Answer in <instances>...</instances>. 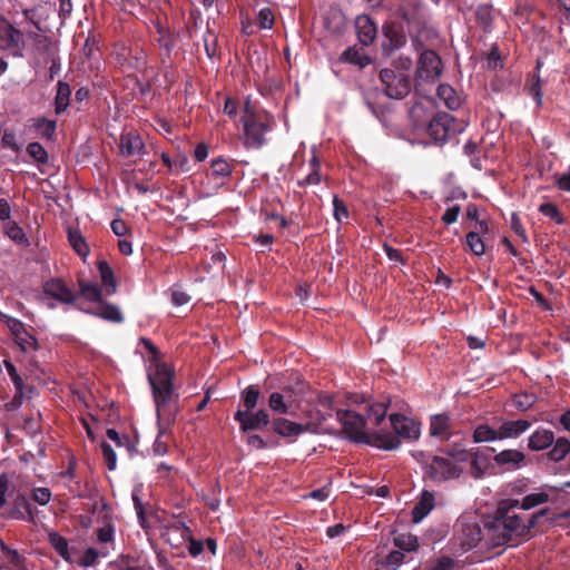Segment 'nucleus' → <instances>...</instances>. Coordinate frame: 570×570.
<instances>
[{
    "mask_svg": "<svg viewBox=\"0 0 570 570\" xmlns=\"http://www.w3.org/2000/svg\"><path fill=\"white\" fill-rule=\"evenodd\" d=\"M517 508L519 500L505 499L499 502L493 518L485 522V542L489 547L518 546L549 511L548 508L541 509L525 521L515 513Z\"/></svg>",
    "mask_w": 570,
    "mask_h": 570,
    "instance_id": "nucleus-1",
    "label": "nucleus"
},
{
    "mask_svg": "<svg viewBox=\"0 0 570 570\" xmlns=\"http://www.w3.org/2000/svg\"><path fill=\"white\" fill-rule=\"evenodd\" d=\"M174 370L165 362H157L148 371V382L151 387L153 399L156 406V415L160 421L167 416L168 425H171L178 412V395L174 390Z\"/></svg>",
    "mask_w": 570,
    "mask_h": 570,
    "instance_id": "nucleus-2",
    "label": "nucleus"
},
{
    "mask_svg": "<svg viewBox=\"0 0 570 570\" xmlns=\"http://www.w3.org/2000/svg\"><path fill=\"white\" fill-rule=\"evenodd\" d=\"M336 419L342 424L345 438L354 443L366 444L385 451L396 450L400 446V441L389 432L367 433L365 431V417L355 411L338 410Z\"/></svg>",
    "mask_w": 570,
    "mask_h": 570,
    "instance_id": "nucleus-3",
    "label": "nucleus"
},
{
    "mask_svg": "<svg viewBox=\"0 0 570 570\" xmlns=\"http://www.w3.org/2000/svg\"><path fill=\"white\" fill-rule=\"evenodd\" d=\"M240 122L243 124L244 146L259 149L266 142L265 135L273 128L274 117L267 112L255 111L249 100H247L244 105Z\"/></svg>",
    "mask_w": 570,
    "mask_h": 570,
    "instance_id": "nucleus-4",
    "label": "nucleus"
},
{
    "mask_svg": "<svg viewBox=\"0 0 570 570\" xmlns=\"http://www.w3.org/2000/svg\"><path fill=\"white\" fill-rule=\"evenodd\" d=\"M460 131L461 128L455 118L444 111L436 112L426 126V134L435 145H444Z\"/></svg>",
    "mask_w": 570,
    "mask_h": 570,
    "instance_id": "nucleus-5",
    "label": "nucleus"
},
{
    "mask_svg": "<svg viewBox=\"0 0 570 570\" xmlns=\"http://www.w3.org/2000/svg\"><path fill=\"white\" fill-rule=\"evenodd\" d=\"M395 14L406 23L410 35L420 32L426 22L425 7L421 0H401Z\"/></svg>",
    "mask_w": 570,
    "mask_h": 570,
    "instance_id": "nucleus-6",
    "label": "nucleus"
},
{
    "mask_svg": "<svg viewBox=\"0 0 570 570\" xmlns=\"http://www.w3.org/2000/svg\"><path fill=\"white\" fill-rule=\"evenodd\" d=\"M379 77L389 98L403 99L411 91L410 76L404 72L385 68L380 71Z\"/></svg>",
    "mask_w": 570,
    "mask_h": 570,
    "instance_id": "nucleus-7",
    "label": "nucleus"
},
{
    "mask_svg": "<svg viewBox=\"0 0 570 570\" xmlns=\"http://www.w3.org/2000/svg\"><path fill=\"white\" fill-rule=\"evenodd\" d=\"M24 46L23 32L0 14V50L14 57H21Z\"/></svg>",
    "mask_w": 570,
    "mask_h": 570,
    "instance_id": "nucleus-8",
    "label": "nucleus"
},
{
    "mask_svg": "<svg viewBox=\"0 0 570 570\" xmlns=\"http://www.w3.org/2000/svg\"><path fill=\"white\" fill-rule=\"evenodd\" d=\"M441 73L442 61L440 56L434 50H423L417 60L415 71L416 83L434 82Z\"/></svg>",
    "mask_w": 570,
    "mask_h": 570,
    "instance_id": "nucleus-9",
    "label": "nucleus"
},
{
    "mask_svg": "<svg viewBox=\"0 0 570 570\" xmlns=\"http://www.w3.org/2000/svg\"><path fill=\"white\" fill-rule=\"evenodd\" d=\"M234 420L239 423L242 432L246 433L253 430H264L271 428V417L266 410L259 409L258 411H243L238 409L234 414Z\"/></svg>",
    "mask_w": 570,
    "mask_h": 570,
    "instance_id": "nucleus-10",
    "label": "nucleus"
},
{
    "mask_svg": "<svg viewBox=\"0 0 570 570\" xmlns=\"http://www.w3.org/2000/svg\"><path fill=\"white\" fill-rule=\"evenodd\" d=\"M382 31L384 37L382 50L385 55H391L406 45L407 39L403 23L387 21L384 23Z\"/></svg>",
    "mask_w": 570,
    "mask_h": 570,
    "instance_id": "nucleus-11",
    "label": "nucleus"
},
{
    "mask_svg": "<svg viewBox=\"0 0 570 570\" xmlns=\"http://www.w3.org/2000/svg\"><path fill=\"white\" fill-rule=\"evenodd\" d=\"M428 475L434 481H446L459 478L462 469L452 463L449 459L442 456H433L426 465Z\"/></svg>",
    "mask_w": 570,
    "mask_h": 570,
    "instance_id": "nucleus-12",
    "label": "nucleus"
},
{
    "mask_svg": "<svg viewBox=\"0 0 570 570\" xmlns=\"http://www.w3.org/2000/svg\"><path fill=\"white\" fill-rule=\"evenodd\" d=\"M390 422L393 429V433H390L400 442V439L407 441H414L419 439L420 425L412 419H409L403 414L393 413L390 415Z\"/></svg>",
    "mask_w": 570,
    "mask_h": 570,
    "instance_id": "nucleus-13",
    "label": "nucleus"
},
{
    "mask_svg": "<svg viewBox=\"0 0 570 570\" xmlns=\"http://www.w3.org/2000/svg\"><path fill=\"white\" fill-rule=\"evenodd\" d=\"M151 23L157 35L159 36L157 43L161 49L165 50V55L161 57V63L166 66L167 62H171V56L174 49L177 46L178 35L167 28L158 17L153 19Z\"/></svg>",
    "mask_w": 570,
    "mask_h": 570,
    "instance_id": "nucleus-14",
    "label": "nucleus"
},
{
    "mask_svg": "<svg viewBox=\"0 0 570 570\" xmlns=\"http://www.w3.org/2000/svg\"><path fill=\"white\" fill-rule=\"evenodd\" d=\"M43 294L61 304H73L78 294L70 289L61 278H50L42 285Z\"/></svg>",
    "mask_w": 570,
    "mask_h": 570,
    "instance_id": "nucleus-15",
    "label": "nucleus"
},
{
    "mask_svg": "<svg viewBox=\"0 0 570 570\" xmlns=\"http://www.w3.org/2000/svg\"><path fill=\"white\" fill-rule=\"evenodd\" d=\"M268 431L277 434L278 436L289 439L292 442L298 435L307 431V425L278 416L272 420Z\"/></svg>",
    "mask_w": 570,
    "mask_h": 570,
    "instance_id": "nucleus-16",
    "label": "nucleus"
},
{
    "mask_svg": "<svg viewBox=\"0 0 570 570\" xmlns=\"http://www.w3.org/2000/svg\"><path fill=\"white\" fill-rule=\"evenodd\" d=\"M493 463L503 471H515L525 465V454L517 449H507L493 455Z\"/></svg>",
    "mask_w": 570,
    "mask_h": 570,
    "instance_id": "nucleus-17",
    "label": "nucleus"
},
{
    "mask_svg": "<svg viewBox=\"0 0 570 570\" xmlns=\"http://www.w3.org/2000/svg\"><path fill=\"white\" fill-rule=\"evenodd\" d=\"M460 530L461 546L464 551H469L484 540L485 541V527L483 530L476 522H462Z\"/></svg>",
    "mask_w": 570,
    "mask_h": 570,
    "instance_id": "nucleus-18",
    "label": "nucleus"
},
{
    "mask_svg": "<svg viewBox=\"0 0 570 570\" xmlns=\"http://www.w3.org/2000/svg\"><path fill=\"white\" fill-rule=\"evenodd\" d=\"M355 29L358 41L363 46L367 47L374 42L377 33V27L368 16H357L355 19Z\"/></svg>",
    "mask_w": 570,
    "mask_h": 570,
    "instance_id": "nucleus-19",
    "label": "nucleus"
},
{
    "mask_svg": "<svg viewBox=\"0 0 570 570\" xmlns=\"http://www.w3.org/2000/svg\"><path fill=\"white\" fill-rule=\"evenodd\" d=\"M86 312L110 323L121 324L125 321L120 308L116 304L104 299L98 303L95 309Z\"/></svg>",
    "mask_w": 570,
    "mask_h": 570,
    "instance_id": "nucleus-20",
    "label": "nucleus"
},
{
    "mask_svg": "<svg viewBox=\"0 0 570 570\" xmlns=\"http://www.w3.org/2000/svg\"><path fill=\"white\" fill-rule=\"evenodd\" d=\"M532 421L527 419L505 420L499 426L500 440L517 439L530 429Z\"/></svg>",
    "mask_w": 570,
    "mask_h": 570,
    "instance_id": "nucleus-21",
    "label": "nucleus"
},
{
    "mask_svg": "<svg viewBox=\"0 0 570 570\" xmlns=\"http://www.w3.org/2000/svg\"><path fill=\"white\" fill-rule=\"evenodd\" d=\"M452 420L448 414H435L430 420V435L449 440L452 436Z\"/></svg>",
    "mask_w": 570,
    "mask_h": 570,
    "instance_id": "nucleus-22",
    "label": "nucleus"
},
{
    "mask_svg": "<svg viewBox=\"0 0 570 570\" xmlns=\"http://www.w3.org/2000/svg\"><path fill=\"white\" fill-rule=\"evenodd\" d=\"M495 449L487 446L482 450L469 451V459H471V470L475 478H481L488 466L490 453H494Z\"/></svg>",
    "mask_w": 570,
    "mask_h": 570,
    "instance_id": "nucleus-23",
    "label": "nucleus"
},
{
    "mask_svg": "<svg viewBox=\"0 0 570 570\" xmlns=\"http://www.w3.org/2000/svg\"><path fill=\"white\" fill-rule=\"evenodd\" d=\"M435 498L430 491L424 490L421 493L419 501L415 503L412 510V521L414 523L421 522L434 508Z\"/></svg>",
    "mask_w": 570,
    "mask_h": 570,
    "instance_id": "nucleus-24",
    "label": "nucleus"
},
{
    "mask_svg": "<svg viewBox=\"0 0 570 570\" xmlns=\"http://www.w3.org/2000/svg\"><path fill=\"white\" fill-rule=\"evenodd\" d=\"M71 101V87L68 82L59 80L57 82L56 95L53 98L55 114L57 116L62 115Z\"/></svg>",
    "mask_w": 570,
    "mask_h": 570,
    "instance_id": "nucleus-25",
    "label": "nucleus"
},
{
    "mask_svg": "<svg viewBox=\"0 0 570 570\" xmlns=\"http://www.w3.org/2000/svg\"><path fill=\"white\" fill-rule=\"evenodd\" d=\"M554 442L553 432L548 429L535 430L528 439V448L531 451H542L550 448Z\"/></svg>",
    "mask_w": 570,
    "mask_h": 570,
    "instance_id": "nucleus-26",
    "label": "nucleus"
},
{
    "mask_svg": "<svg viewBox=\"0 0 570 570\" xmlns=\"http://www.w3.org/2000/svg\"><path fill=\"white\" fill-rule=\"evenodd\" d=\"M120 153L122 156L129 157L140 154L145 145L142 139L132 132L122 134L120 136Z\"/></svg>",
    "mask_w": 570,
    "mask_h": 570,
    "instance_id": "nucleus-27",
    "label": "nucleus"
},
{
    "mask_svg": "<svg viewBox=\"0 0 570 570\" xmlns=\"http://www.w3.org/2000/svg\"><path fill=\"white\" fill-rule=\"evenodd\" d=\"M340 60L342 62L357 66L361 69L365 68L366 66H368L372 62L371 57L368 55L364 53L363 51H361L360 49H357L355 46L348 47L347 49H345L342 52Z\"/></svg>",
    "mask_w": 570,
    "mask_h": 570,
    "instance_id": "nucleus-28",
    "label": "nucleus"
},
{
    "mask_svg": "<svg viewBox=\"0 0 570 570\" xmlns=\"http://www.w3.org/2000/svg\"><path fill=\"white\" fill-rule=\"evenodd\" d=\"M97 268L100 274L101 284L106 289L107 295H114L117 292V282L114 271L106 261L97 262Z\"/></svg>",
    "mask_w": 570,
    "mask_h": 570,
    "instance_id": "nucleus-29",
    "label": "nucleus"
},
{
    "mask_svg": "<svg viewBox=\"0 0 570 570\" xmlns=\"http://www.w3.org/2000/svg\"><path fill=\"white\" fill-rule=\"evenodd\" d=\"M438 97L444 101L450 110H456L461 106V98L453 87L448 83H441L438 87Z\"/></svg>",
    "mask_w": 570,
    "mask_h": 570,
    "instance_id": "nucleus-30",
    "label": "nucleus"
},
{
    "mask_svg": "<svg viewBox=\"0 0 570 570\" xmlns=\"http://www.w3.org/2000/svg\"><path fill=\"white\" fill-rule=\"evenodd\" d=\"M14 518L26 521L33 520L32 505L24 493H18L13 501Z\"/></svg>",
    "mask_w": 570,
    "mask_h": 570,
    "instance_id": "nucleus-31",
    "label": "nucleus"
},
{
    "mask_svg": "<svg viewBox=\"0 0 570 570\" xmlns=\"http://www.w3.org/2000/svg\"><path fill=\"white\" fill-rule=\"evenodd\" d=\"M68 240L77 255H79L85 261L90 253V248L80 230L69 228Z\"/></svg>",
    "mask_w": 570,
    "mask_h": 570,
    "instance_id": "nucleus-32",
    "label": "nucleus"
},
{
    "mask_svg": "<svg viewBox=\"0 0 570 570\" xmlns=\"http://www.w3.org/2000/svg\"><path fill=\"white\" fill-rule=\"evenodd\" d=\"M79 293L78 296L85 297L89 302L100 303L102 301L101 288L94 283L87 282L82 278L78 279Z\"/></svg>",
    "mask_w": 570,
    "mask_h": 570,
    "instance_id": "nucleus-33",
    "label": "nucleus"
},
{
    "mask_svg": "<svg viewBox=\"0 0 570 570\" xmlns=\"http://www.w3.org/2000/svg\"><path fill=\"white\" fill-rule=\"evenodd\" d=\"M393 543L402 552H412V551H416L419 549L417 537L410 532H406V533L394 532Z\"/></svg>",
    "mask_w": 570,
    "mask_h": 570,
    "instance_id": "nucleus-34",
    "label": "nucleus"
},
{
    "mask_svg": "<svg viewBox=\"0 0 570 570\" xmlns=\"http://www.w3.org/2000/svg\"><path fill=\"white\" fill-rule=\"evenodd\" d=\"M472 440L474 443L492 442L500 440L499 428L493 429L489 424H479L472 433Z\"/></svg>",
    "mask_w": 570,
    "mask_h": 570,
    "instance_id": "nucleus-35",
    "label": "nucleus"
},
{
    "mask_svg": "<svg viewBox=\"0 0 570 570\" xmlns=\"http://www.w3.org/2000/svg\"><path fill=\"white\" fill-rule=\"evenodd\" d=\"M166 417L167 416H161L160 421L157 419L158 435L153 445V450L156 455H165L168 452V444L165 440H163L170 426L168 425Z\"/></svg>",
    "mask_w": 570,
    "mask_h": 570,
    "instance_id": "nucleus-36",
    "label": "nucleus"
},
{
    "mask_svg": "<svg viewBox=\"0 0 570 570\" xmlns=\"http://www.w3.org/2000/svg\"><path fill=\"white\" fill-rule=\"evenodd\" d=\"M49 543L65 561H71L69 544L65 537L60 535L58 532H51L49 533Z\"/></svg>",
    "mask_w": 570,
    "mask_h": 570,
    "instance_id": "nucleus-37",
    "label": "nucleus"
},
{
    "mask_svg": "<svg viewBox=\"0 0 570 570\" xmlns=\"http://www.w3.org/2000/svg\"><path fill=\"white\" fill-rule=\"evenodd\" d=\"M390 406V400L384 399L380 402H375L367 407V417L373 420L375 425H380L386 416V411Z\"/></svg>",
    "mask_w": 570,
    "mask_h": 570,
    "instance_id": "nucleus-38",
    "label": "nucleus"
},
{
    "mask_svg": "<svg viewBox=\"0 0 570 570\" xmlns=\"http://www.w3.org/2000/svg\"><path fill=\"white\" fill-rule=\"evenodd\" d=\"M538 396L534 393L520 392L512 395V405L520 412H525L534 406Z\"/></svg>",
    "mask_w": 570,
    "mask_h": 570,
    "instance_id": "nucleus-39",
    "label": "nucleus"
},
{
    "mask_svg": "<svg viewBox=\"0 0 570 570\" xmlns=\"http://www.w3.org/2000/svg\"><path fill=\"white\" fill-rule=\"evenodd\" d=\"M570 452V441L566 438L554 440L552 449L548 452L551 461L559 462L563 460Z\"/></svg>",
    "mask_w": 570,
    "mask_h": 570,
    "instance_id": "nucleus-40",
    "label": "nucleus"
},
{
    "mask_svg": "<svg viewBox=\"0 0 570 570\" xmlns=\"http://www.w3.org/2000/svg\"><path fill=\"white\" fill-rule=\"evenodd\" d=\"M465 245L475 256H482L485 253V244L479 232L471 230L465 235Z\"/></svg>",
    "mask_w": 570,
    "mask_h": 570,
    "instance_id": "nucleus-41",
    "label": "nucleus"
},
{
    "mask_svg": "<svg viewBox=\"0 0 570 570\" xmlns=\"http://www.w3.org/2000/svg\"><path fill=\"white\" fill-rule=\"evenodd\" d=\"M261 392L256 385H248L240 393L242 403L245 407L244 411H253L258 403Z\"/></svg>",
    "mask_w": 570,
    "mask_h": 570,
    "instance_id": "nucleus-42",
    "label": "nucleus"
},
{
    "mask_svg": "<svg viewBox=\"0 0 570 570\" xmlns=\"http://www.w3.org/2000/svg\"><path fill=\"white\" fill-rule=\"evenodd\" d=\"M35 127L42 138L52 140L57 129V121L41 117L36 120Z\"/></svg>",
    "mask_w": 570,
    "mask_h": 570,
    "instance_id": "nucleus-43",
    "label": "nucleus"
},
{
    "mask_svg": "<svg viewBox=\"0 0 570 570\" xmlns=\"http://www.w3.org/2000/svg\"><path fill=\"white\" fill-rule=\"evenodd\" d=\"M6 235L19 245H29L23 229L16 222H8L4 226Z\"/></svg>",
    "mask_w": 570,
    "mask_h": 570,
    "instance_id": "nucleus-44",
    "label": "nucleus"
},
{
    "mask_svg": "<svg viewBox=\"0 0 570 570\" xmlns=\"http://www.w3.org/2000/svg\"><path fill=\"white\" fill-rule=\"evenodd\" d=\"M291 403L287 402L285 395L279 392H273L268 397V406L272 411L279 414H287Z\"/></svg>",
    "mask_w": 570,
    "mask_h": 570,
    "instance_id": "nucleus-45",
    "label": "nucleus"
},
{
    "mask_svg": "<svg viewBox=\"0 0 570 570\" xmlns=\"http://www.w3.org/2000/svg\"><path fill=\"white\" fill-rule=\"evenodd\" d=\"M475 19L485 32L492 30L493 16L491 7L480 6L475 11Z\"/></svg>",
    "mask_w": 570,
    "mask_h": 570,
    "instance_id": "nucleus-46",
    "label": "nucleus"
},
{
    "mask_svg": "<svg viewBox=\"0 0 570 570\" xmlns=\"http://www.w3.org/2000/svg\"><path fill=\"white\" fill-rule=\"evenodd\" d=\"M550 499L547 492H537L525 495L519 505L522 510H530L537 505L548 502Z\"/></svg>",
    "mask_w": 570,
    "mask_h": 570,
    "instance_id": "nucleus-47",
    "label": "nucleus"
},
{
    "mask_svg": "<svg viewBox=\"0 0 570 570\" xmlns=\"http://www.w3.org/2000/svg\"><path fill=\"white\" fill-rule=\"evenodd\" d=\"M528 95L533 98L538 106L542 105V85L538 73H533L525 87Z\"/></svg>",
    "mask_w": 570,
    "mask_h": 570,
    "instance_id": "nucleus-48",
    "label": "nucleus"
},
{
    "mask_svg": "<svg viewBox=\"0 0 570 570\" xmlns=\"http://www.w3.org/2000/svg\"><path fill=\"white\" fill-rule=\"evenodd\" d=\"M210 168H212V175L215 178H223V179L227 178L232 175V171H233L232 165L223 158L214 159L212 161Z\"/></svg>",
    "mask_w": 570,
    "mask_h": 570,
    "instance_id": "nucleus-49",
    "label": "nucleus"
},
{
    "mask_svg": "<svg viewBox=\"0 0 570 570\" xmlns=\"http://www.w3.org/2000/svg\"><path fill=\"white\" fill-rule=\"evenodd\" d=\"M539 212L543 216L550 218L551 220H553L558 225H562L566 222L562 213L559 210L557 205H554L552 203H543V204H541L539 206Z\"/></svg>",
    "mask_w": 570,
    "mask_h": 570,
    "instance_id": "nucleus-50",
    "label": "nucleus"
},
{
    "mask_svg": "<svg viewBox=\"0 0 570 570\" xmlns=\"http://www.w3.org/2000/svg\"><path fill=\"white\" fill-rule=\"evenodd\" d=\"M13 340L22 352L37 351L39 348L38 340L28 330L24 331V335H18Z\"/></svg>",
    "mask_w": 570,
    "mask_h": 570,
    "instance_id": "nucleus-51",
    "label": "nucleus"
},
{
    "mask_svg": "<svg viewBox=\"0 0 570 570\" xmlns=\"http://www.w3.org/2000/svg\"><path fill=\"white\" fill-rule=\"evenodd\" d=\"M0 320L6 323L13 338L18 335H24V331L27 328L20 320L11 317L2 312H0Z\"/></svg>",
    "mask_w": 570,
    "mask_h": 570,
    "instance_id": "nucleus-52",
    "label": "nucleus"
},
{
    "mask_svg": "<svg viewBox=\"0 0 570 570\" xmlns=\"http://www.w3.org/2000/svg\"><path fill=\"white\" fill-rule=\"evenodd\" d=\"M247 444L249 446H253L257 450H265V449H268V448H276L279 445V441L275 438H272V439H263L261 435L258 434H252V435H248L247 436Z\"/></svg>",
    "mask_w": 570,
    "mask_h": 570,
    "instance_id": "nucleus-53",
    "label": "nucleus"
},
{
    "mask_svg": "<svg viewBox=\"0 0 570 570\" xmlns=\"http://www.w3.org/2000/svg\"><path fill=\"white\" fill-rule=\"evenodd\" d=\"M27 153L38 164L45 165L48 163V153L39 142H30L27 146Z\"/></svg>",
    "mask_w": 570,
    "mask_h": 570,
    "instance_id": "nucleus-54",
    "label": "nucleus"
},
{
    "mask_svg": "<svg viewBox=\"0 0 570 570\" xmlns=\"http://www.w3.org/2000/svg\"><path fill=\"white\" fill-rule=\"evenodd\" d=\"M46 62L50 63L48 70V80L52 81L61 71L60 59L55 51L49 50L46 57Z\"/></svg>",
    "mask_w": 570,
    "mask_h": 570,
    "instance_id": "nucleus-55",
    "label": "nucleus"
},
{
    "mask_svg": "<svg viewBox=\"0 0 570 570\" xmlns=\"http://www.w3.org/2000/svg\"><path fill=\"white\" fill-rule=\"evenodd\" d=\"M131 498H132L134 508H135V511H136V514L138 518V522L142 529H147L148 528L147 518L145 514L142 501L139 497V490H134Z\"/></svg>",
    "mask_w": 570,
    "mask_h": 570,
    "instance_id": "nucleus-56",
    "label": "nucleus"
},
{
    "mask_svg": "<svg viewBox=\"0 0 570 570\" xmlns=\"http://www.w3.org/2000/svg\"><path fill=\"white\" fill-rule=\"evenodd\" d=\"M3 363H4V367L8 372V375L10 376L17 392L22 394L24 383H23L22 377L19 375L14 364L9 360H6Z\"/></svg>",
    "mask_w": 570,
    "mask_h": 570,
    "instance_id": "nucleus-57",
    "label": "nucleus"
},
{
    "mask_svg": "<svg viewBox=\"0 0 570 570\" xmlns=\"http://www.w3.org/2000/svg\"><path fill=\"white\" fill-rule=\"evenodd\" d=\"M333 214L338 223L347 219L350 215L347 206L337 195L333 197Z\"/></svg>",
    "mask_w": 570,
    "mask_h": 570,
    "instance_id": "nucleus-58",
    "label": "nucleus"
},
{
    "mask_svg": "<svg viewBox=\"0 0 570 570\" xmlns=\"http://www.w3.org/2000/svg\"><path fill=\"white\" fill-rule=\"evenodd\" d=\"M1 552L8 562L14 567H20L23 562V557L14 549L8 547L4 542L0 543Z\"/></svg>",
    "mask_w": 570,
    "mask_h": 570,
    "instance_id": "nucleus-59",
    "label": "nucleus"
},
{
    "mask_svg": "<svg viewBox=\"0 0 570 570\" xmlns=\"http://www.w3.org/2000/svg\"><path fill=\"white\" fill-rule=\"evenodd\" d=\"M274 22V13L269 8H263L259 10L257 16V23L259 29H272Z\"/></svg>",
    "mask_w": 570,
    "mask_h": 570,
    "instance_id": "nucleus-60",
    "label": "nucleus"
},
{
    "mask_svg": "<svg viewBox=\"0 0 570 570\" xmlns=\"http://www.w3.org/2000/svg\"><path fill=\"white\" fill-rule=\"evenodd\" d=\"M100 448H101L107 468L110 471L115 470L116 465H117V456H116V453H115L112 446L109 443L104 441L101 443Z\"/></svg>",
    "mask_w": 570,
    "mask_h": 570,
    "instance_id": "nucleus-61",
    "label": "nucleus"
},
{
    "mask_svg": "<svg viewBox=\"0 0 570 570\" xmlns=\"http://www.w3.org/2000/svg\"><path fill=\"white\" fill-rule=\"evenodd\" d=\"M502 57L500 55L499 48L493 46L487 56V67L489 69L495 70L498 68H502Z\"/></svg>",
    "mask_w": 570,
    "mask_h": 570,
    "instance_id": "nucleus-62",
    "label": "nucleus"
},
{
    "mask_svg": "<svg viewBox=\"0 0 570 570\" xmlns=\"http://www.w3.org/2000/svg\"><path fill=\"white\" fill-rule=\"evenodd\" d=\"M51 499V491L48 488H36L32 491V500L40 505H46Z\"/></svg>",
    "mask_w": 570,
    "mask_h": 570,
    "instance_id": "nucleus-63",
    "label": "nucleus"
},
{
    "mask_svg": "<svg viewBox=\"0 0 570 570\" xmlns=\"http://www.w3.org/2000/svg\"><path fill=\"white\" fill-rule=\"evenodd\" d=\"M99 557V553L96 549L94 548H88L83 556L80 558V560L78 561V564L80 567H91L96 563L97 559Z\"/></svg>",
    "mask_w": 570,
    "mask_h": 570,
    "instance_id": "nucleus-64",
    "label": "nucleus"
}]
</instances>
